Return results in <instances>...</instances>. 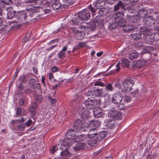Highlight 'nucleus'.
<instances>
[{
  "mask_svg": "<svg viewBox=\"0 0 159 159\" xmlns=\"http://www.w3.org/2000/svg\"><path fill=\"white\" fill-rule=\"evenodd\" d=\"M87 138L86 135L78 134V133L76 132L74 130L70 129L66 133V138L60 141L58 146L59 147L60 145H61L63 146L69 147L73 143L84 141Z\"/></svg>",
  "mask_w": 159,
  "mask_h": 159,
  "instance_id": "1",
  "label": "nucleus"
},
{
  "mask_svg": "<svg viewBox=\"0 0 159 159\" xmlns=\"http://www.w3.org/2000/svg\"><path fill=\"white\" fill-rule=\"evenodd\" d=\"M104 9L107 10L111 9L110 7L107 4H105V2L104 0H98L94 4L89 5L88 8L86 9L87 10H97V9Z\"/></svg>",
  "mask_w": 159,
  "mask_h": 159,
  "instance_id": "2",
  "label": "nucleus"
},
{
  "mask_svg": "<svg viewBox=\"0 0 159 159\" xmlns=\"http://www.w3.org/2000/svg\"><path fill=\"white\" fill-rule=\"evenodd\" d=\"M78 18H74L72 20L74 23L76 25L82 22L80 19L86 20H88L90 17V13L89 11H81L78 12Z\"/></svg>",
  "mask_w": 159,
  "mask_h": 159,
  "instance_id": "3",
  "label": "nucleus"
},
{
  "mask_svg": "<svg viewBox=\"0 0 159 159\" xmlns=\"http://www.w3.org/2000/svg\"><path fill=\"white\" fill-rule=\"evenodd\" d=\"M124 14L121 11H119L114 15L113 19L116 21L118 25L120 27H123L126 24V21L123 18Z\"/></svg>",
  "mask_w": 159,
  "mask_h": 159,
  "instance_id": "4",
  "label": "nucleus"
},
{
  "mask_svg": "<svg viewBox=\"0 0 159 159\" xmlns=\"http://www.w3.org/2000/svg\"><path fill=\"white\" fill-rule=\"evenodd\" d=\"M124 89L122 91V93H125L126 91H130L132 88V87L134 84V81L131 79L124 80L122 82Z\"/></svg>",
  "mask_w": 159,
  "mask_h": 159,
  "instance_id": "5",
  "label": "nucleus"
},
{
  "mask_svg": "<svg viewBox=\"0 0 159 159\" xmlns=\"http://www.w3.org/2000/svg\"><path fill=\"white\" fill-rule=\"evenodd\" d=\"M146 11H139L137 15H133V16H129L128 20L132 22H135L139 21L141 17H145Z\"/></svg>",
  "mask_w": 159,
  "mask_h": 159,
  "instance_id": "6",
  "label": "nucleus"
},
{
  "mask_svg": "<svg viewBox=\"0 0 159 159\" xmlns=\"http://www.w3.org/2000/svg\"><path fill=\"white\" fill-rule=\"evenodd\" d=\"M95 96H100L101 97H107L108 100L110 98V95L107 92V91L104 90L102 89H97L94 88Z\"/></svg>",
  "mask_w": 159,
  "mask_h": 159,
  "instance_id": "7",
  "label": "nucleus"
},
{
  "mask_svg": "<svg viewBox=\"0 0 159 159\" xmlns=\"http://www.w3.org/2000/svg\"><path fill=\"white\" fill-rule=\"evenodd\" d=\"M79 113L81 115V118L85 120L90 117V113L89 111L84 107L80 108L78 109Z\"/></svg>",
  "mask_w": 159,
  "mask_h": 159,
  "instance_id": "8",
  "label": "nucleus"
},
{
  "mask_svg": "<svg viewBox=\"0 0 159 159\" xmlns=\"http://www.w3.org/2000/svg\"><path fill=\"white\" fill-rule=\"evenodd\" d=\"M108 116L111 119H117L120 118L122 116V114L119 111L111 110L109 112Z\"/></svg>",
  "mask_w": 159,
  "mask_h": 159,
  "instance_id": "9",
  "label": "nucleus"
},
{
  "mask_svg": "<svg viewBox=\"0 0 159 159\" xmlns=\"http://www.w3.org/2000/svg\"><path fill=\"white\" fill-rule=\"evenodd\" d=\"M128 3L125 2V3H123L122 1H120L119 2L114 6V10H118L119 9H126L130 10L131 9V7L127 6Z\"/></svg>",
  "mask_w": 159,
  "mask_h": 159,
  "instance_id": "10",
  "label": "nucleus"
},
{
  "mask_svg": "<svg viewBox=\"0 0 159 159\" xmlns=\"http://www.w3.org/2000/svg\"><path fill=\"white\" fill-rule=\"evenodd\" d=\"M97 103V101L96 100L88 99L86 101L85 105L88 109H91L94 108Z\"/></svg>",
  "mask_w": 159,
  "mask_h": 159,
  "instance_id": "11",
  "label": "nucleus"
},
{
  "mask_svg": "<svg viewBox=\"0 0 159 159\" xmlns=\"http://www.w3.org/2000/svg\"><path fill=\"white\" fill-rule=\"evenodd\" d=\"M123 97L122 95L119 93H115L112 98V102L116 104H119L122 101Z\"/></svg>",
  "mask_w": 159,
  "mask_h": 159,
  "instance_id": "12",
  "label": "nucleus"
},
{
  "mask_svg": "<svg viewBox=\"0 0 159 159\" xmlns=\"http://www.w3.org/2000/svg\"><path fill=\"white\" fill-rule=\"evenodd\" d=\"M129 62L126 59L123 58L121 60V62H119L116 65V70L119 71L122 66L128 67L129 66Z\"/></svg>",
  "mask_w": 159,
  "mask_h": 159,
  "instance_id": "13",
  "label": "nucleus"
},
{
  "mask_svg": "<svg viewBox=\"0 0 159 159\" xmlns=\"http://www.w3.org/2000/svg\"><path fill=\"white\" fill-rule=\"evenodd\" d=\"M101 125V122L98 120H91L87 122L85 125L87 128L93 127H99Z\"/></svg>",
  "mask_w": 159,
  "mask_h": 159,
  "instance_id": "14",
  "label": "nucleus"
},
{
  "mask_svg": "<svg viewBox=\"0 0 159 159\" xmlns=\"http://www.w3.org/2000/svg\"><path fill=\"white\" fill-rule=\"evenodd\" d=\"M29 84L30 87L34 89H39L40 87V85L38 81L34 79H32L30 80Z\"/></svg>",
  "mask_w": 159,
  "mask_h": 159,
  "instance_id": "15",
  "label": "nucleus"
},
{
  "mask_svg": "<svg viewBox=\"0 0 159 159\" xmlns=\"http://www.w3.org/2000/svg\"><path fill=\"white\" fill-rule=\"evenodd\" d=\"M74 127L76 129L80 130L82 129L83 127L85 129L87 128L85 125L83 126L82 121L80 119L77 120H75L74 125Z\"/></svg>",
  "mask_w": 159,
  "mask_h": 159,
  "instance_id": "16",
  "label": "nucleus"
},
{
  "mask_svg": "<svg viewBox=\"0 0 159 159\" xmlns=\"http://www.w3.org/2000/svg\"><path fill=\"white\" fill-rule=\"evenodd\" d=\"M140 30L143 35L146 37L152 32V30L145 26L142 27L140 28Z\"/></svg>",
  "mask_w": 159,
  "mask_h": 159,
  "instance_id": "17",
  "label": "nucleus"
},
{
  "mask_svg": "<svg viewBox=\"0 0 159 159\" xmlns=\"http://www.w3.org/2000/svg\"><path fill=\"white\" fill-rule=\"evenodd\" d=\"M70 153L68 151V149L67 148L63 150L60 153L61 157L64 159L70 158Z\"/></svg>",
  "mask_w": 159,
  "mask_h": 159,
  "instance_id": "18",
  "label": "nucleus"
},
{
  "mask_svg": "<svg viewBox=\"0 0 159 159\" xmlns=\"http://www.w3.org/2000/svg\"><path fill=\"white\" fill-rule=\"evenodd\" d=\"M97 133V131L95 128H93L92 129H91L89 131V134H88V135H87L82 134L84 135H86L87 137L86 139L84 141H86V140L88 137H89L90 138H95L94 137L96 135Z\"/></svg>",
  "mask_w": 159,
  "mask_h": 159,
  "instance_id": "19",
  "label": "nucleus"
},
{
  "mask_svg": "<svg viewBox=\"0 0 159 159\" xmlns=\"http://www.w3.org/2000/svg\"><path fill=\"white\" fill-rule=\"evenodd\" d=\"M144 20L145 21V24L148 26L152 25H153L155 22L153 18L150 16L147 17H144Z\"/></svg>",
  "mask_w": 159,
  "mask_h": 159,
  "instance_id": "20",
  "label": "nucleus"
},
{
  "mask_svg": "<svg viewBox=\"0 0 159 159\" xmlns=\"http://www.w3.org/2000/svg\"><path fill=\"white\" fill-rule=\"evenodd\" d=\"M102 110L98 107H96L94 108L93 110V114L94 116L96 117H99L102 115Z\"/></svg>",
  "mask_w": 159,
  "mask_h": 159,
  "instance_id": "21",
  "label": "nucleus"
},
{
  "mask_svg": "<svg viewBox=\"0 0 159 159\" xmlns=\"http://www.w3.org/2000/svg\"><path fill=\"white\" fill-rule=\"evenodd\" d=\"M24 79L25 77L23 76H20L19 77V79L17 81V84H19V88L21 93L23 92L25 90V89H24V87L22 86V84L23 82Z\"/></svg>",
  "mask_w": 159,
  "mask_h": 159,
  "instance_id": "22",
  "label": "nucleus"
},
{
  "mask_svg": "<svg viewBox=\"0 0 159 159\" xmlns=\"http://www.w3.org/2000/svg\"><path fill=\"white\" fill-rule=\"evenodd\" d=\"M154 33H152L145 39V42L148 44H152L155 41Z\"/></svg>",
  "mask_w": 159,
  "mask_h": 159,
  "instance_id": "23",
  "label": "nucleus"
},
{
  "mask_svg": "<svg viewBox=\"0 0 159 159\" xmlns=\"http://www.w3.org/2000/svg\"><path fill=\"white\" fill-rule=\"evenodd\" d=\"M86 140L87 143L90 146H95L97 145V140L96 138H90L88 137Z\"/></svg>",
  "mask_w": 159,
  "mask_h": 159,
  "instance_id": "24",
  "label": "nucleus"
},
{
  "mask_svg": "<svg viewBox=\"0 0 159 159\" xmlns=\"http://www.w3.org/2000/svg\"><path fill=\"white\" fill-rule=\"evenodd\" d=\"M95 20L96 23L100 25V27H102L104 22V17L103 16H97L95 18Z\"/></svg>",
  "mask_w": 159,
  "mask_h": 159,
  "instance_id": "25",
  "label": "nucleus"
},
{
  "mask_svg": "<svg viewBox=\"0 0 159 159\" xmlns=\"http://www.w3.org/2000/svg\"><path fill=\"white\" fill-rule=\"evenodd\" d=\"M37 104L34 102H32L31 104L30 107L29 108V111L30 114L34 116L36 114L35 110L37 107Z\"/></svg>",
  "mask_w": 159,
  "mask_h": 159,
  "instance_id": "26",
  "label": "nucleus"
},
{
  "mask_svg": "<svg viewBox=\"0 0 159 159\" xmlns=\"http://www.w3.org/2000/svg\"><path fill=\"white\" fill-rule=\"evenodd\" d=\"M85 36V34L84 31H78L75 35V38L77 40H81Z\"/></svg>",
  "mask_w": 159,
  "mask_h": 159,
  "instance_id": "27",
  "label": "nucleus"
},
{
  "mask_svg": "<svg viewBox=\"0 0 159 159\" xmlns=\"http://www.w3.org/2000/svg\"><path fill=\"white\" fill-rule=\"evenodd\" d=\"M81 141L83 142V141ZM86 144V143L85 141H84V143H77L74 147L75 149L76 150H79L83 149Z\"/></svg>",
  "mask_w": 159,
  "mask_h": 159,
  "instance_id": "28",
  "label": "nucleus"
},
{
  "mask_svg": "<svg viewBox=\"0 0 159 159\" xmlns=\"http://www.w3.org/2000/svg\"><path fill=\"white\" fill-rule=\"evenodd\" d=\"M67 47H64L62 50L58 53L57 55L59 58H64L65 57V52L67 50Z\"/></svg>",
  "mask_w": 159,
  "mask_h": 159,
  "instance_id": "29",
  "label": "nucleus"
},
{
  "mask_svg": "<svg viewBox=\"0 0 159 159\" xmlns=\"http://www.w3.org/2000/svg\"><path fill=\"white\" fill-rule=\"evenodd\" d=\"M52 9L54 10H57L59 9H65V8H63L61 4L58 2L52 4Z\"/></svg>",
  "mask_w": 159,
  "mask_h": 159,
  "instance_id": "30",
  "label": "nucleus"
},
{
  "mask_svg": "<svg viewBox=\"0 0 159 159\" xmlns=\"http://www.w3.org/2000/svg\"><path fill=\"white\" fill-rule=\"evenodd\" d=\"M65 4L62 5V7L65 9H67L69 5L74 3V0H63Z\"/></svg>",
  "mask_w": 159,
  "mask_h": 159,
  "instance_id": "31",
  "label": "nucleus"
},
{
  "mask_svg": "<svg viewBox=\"0 0 159 159\" xmlns=\"http://www.w3.org/2000/svg\"><path fill=\"white\" fill-rule=\"evenodd\" d=\"M131 38L134 39H139L142 38V34L141 33H134L131 35Z\"/></svg>",
  "mask_w": 159,
  "mask_h": 159,
  "instance_id": "32",
  "label": "nucleus"
},
{
  "mask_svg": "<svg viewBox=\"0 0 159 159\" xmlns=\"http://www.w3.org/2000/svg\"><path fill=\"white\" fill-rule=\"evenodd\" d=\"M117 25H118L116 21H114V19L113 22L109 23V28L111 30H112L116 28Z\"/></svg>",
  "mask_w": 159,
  "mask_h": 159,
  "instance_id": "33",
  "label": "nucleus"
},
{
  "mask_svg": "<svg viewBox=\"0 0 159 159\" xmlns=\"http://www.w3.org/2000/svg\"><path fill=\"white\" fill-rule=\"evenodd\" d=\"M138 56V53L135 51H134L132 53L129 54V57L130 59L133 60L137 58Z\"/></svg>",
  "mask_w": 159,
  "mask_h": 159,
  "instance_id": "34",
  "label": "nucleus"
},
{
  "mask_svg": "<svg viewBox=\"0 0 159 159\" xmlns=\"http://www.w3.org/2000/svg\"><path fill=\"white\" fill-rule=\"evenodd\" d=\"M145 64V62L143 60L137 61L135 63V65L137 68H141Z\"/></svg>",
  "mask_w": 159,
  "mask_h": 159,
  "instance_id": "35",
  "label": "nucleus"
},
{
  "mask_svg": "<svg viewBox=\"0 0 159 159\" xmlns=\"http://www.w3.org/2000/svg\"><path fill=\"white\" fill-rule=\"evenodd\" d=\"M15 11H8L7 12V18L9 19H12L15 16Z\"/></svg>",
  "mask_w": 159,
  "mask_h": 159,
  "instance_id": "36",
  "label": "nucleus"
},
{
  "mask_svg": "<svg viewBox=\"0 0 159 159\" xmlns=\"http://www.w3.org/2000/svg\"><path fill=\"white\" fill-rule=\"evenodd\" d=\"M96 25L95 22L94 21H92L89 23L88 27L89 29L93 31L95 29Z\"/></svg>",
  "mask_w": 159,
  "mask_h": 159,
  "instance_id": "37",
  "label": "nucleus"
},
{
  "mask_svg": "<svg viewBox=\"0 0 159 159\" xmlns=\"http://www.w3.org/2000/svg\"><path fill=\"white\" fill-rule=\"evenodd\" d=\"M105 89L107 91L111 92L113 91L114 88L113 87L112 85L111 84H107L106 86L105 85Z\"/></svg>",
  "mask_w": 159,
  "mask_h": 159,
  "instance_id": "38",
  "label": "nucleus"
},
{
  "mask_svg": "<svg viewBox=\"0 0 159 159\" xmlns=\"http://www.w3.org/2000/svg\"><path fill=\"white\" fill-rule=\"evenodd\" d=\"M85 95L87 96H94V89H92L88 91L87 93H85Z\"/></svg>",
  "mask_w": 159,
  "mask_h": 159,
  "instance_id": "39",
  "label": "nucleus"
},
{
  "mask_svg": "<svg viewBox=\"0 0 159 159\" xmlns=\"http://www.w3.org/2000/svg\"><path fill=\"white\" fill-rule=\"evenodd\" d=\"M114 125V122L112 120L108 121L107 124V126L108 128H113Z\"/></svg>",
  "mask_w": 159,
  "mask_h": 159,
  "instance_id": "40",
  "label": "nucleus"
},
{
  "mask_svg": "<svg viewBox=\"0 0 159 159\" xmlns=\"http://www.w3.org/2000/svg\"><path fill=\"white\" fill-rule=\"evenodd\" d=\"M26 100L25 98H20L19 101V103L20 105L22 106L26 104Z\"/></svg>",
  "mask_w": 159,
  "mask_h": 159,
  "instance_id": "41",
  "label": "nucleus"
},
{
  "mask_svg": "<svg viewBox=\"0 0 159 159\" xmlns=\"http://www.w3.org/2000/svg\"><path fill=\"white\" fill-rule=\"evenodd\" d=\"M94 85L95 86H100L102 87H104L105 85L104 83L99 81H97L95 82Z\"/></svg>",
  "mask_w": 159,
  "mask_h": 159,
  "instance_id": "42",
  "label": "nucleus"
},
{
  "mask_svg": "<svg viewBox=\"0 0 159 159\" xmlns=\"http://www.w3.org/2000/svg\"><path fill=\"white\" fill-rule=\"evenodd\" d=\"M107 133L106 131L101 132L100 134V137L101 139H103L107 136Z\"/></svg>",
  "mask_w": 159,
  "mask_h": 159,
  "instance_id": "43",
  "label": "nucleus"
},
{
  "mask_svg": "<svg viewBox=\"0 0 159 159\" xmlns=\"http://www.w3.org/2000/svg\"><path fill=\"white\" fill-rule=\"evenodd\" d=\"M58 145L53 146L52 149H51V152L52 154H54L58 149Z\"/></svg>",
  "mask_w": 159,
  "mask_h": 159,
  "instance_id": "44",
  "label": "nucleus"
},
{
  "mask_svg": "<svg viewBox=\"0 0 159 159\" xmlns=\"http://www.w3.org/2000/svg\"><path fill=\"white\" fill-rule=\"evenodd\" d=\"M21 110L20 108L18 107L17 109V110L16 115V117L19 116L21 115Z\"/></svg>",
  "mask_w": 159,
  "mask_h": 159,
  "instance_id": "45",
  "label": "nucleus"
},
{
  "mask_svg": "<svg viewBox=\"0 0 159 159\" xmlns=\"http://www.w3.org/2000/svg\"><path fill=\"white\" fill-rule=\"evenodd\" d=\"M36 99L39 102H40L42 100V96L40 94L37 95L36 96Z\"/></svg>",
  "mask_w": 159,
  "mask_h": 159,
  "instance_id": "46",
  "label": "nucleus"
},
{
  "mask_svg": "<svg viewBox=\"0 0 159 159\" xmlns=\"http://www.w3.org/2000/svg\"><path fill=\"white\" fill-rule=\"evenodd\" d=\"M122 1L125 3V2L127 3L128 6L130 7H131V9L132 8L133 6L131 5V3L129 0H122Z\"/></svg>",
  "mask_w": 159,
  "mask_h": 159,
  "instance_id": "47",
  "label": "nucleus"
},
{
  "mask_svg": "<svg viewBox=\"0 0 159 159\" xmlns=\"http://www.w3.org/2000/svg\"><path fill=\"white\" fill-rule=\"evenodd\" d=\"M155 40L158 41L159 40V31L157 33H154Z\"/></svg>",
  "mask_w": 159,
  "mask_h": 159,
  "instance_id": "48",
  "label": "nucleus"
},
{
  "mask_svg": "<svg viewBox=\"0 0 159 159\" xmlns=\"http://www.w3.org/2000/svg\"><path fill=\"white\" fill-rule=\"evenodd\" d=\"M131 100V98L130 97L128 96H125L124 97V100L125 102H129Z\"/></svg>",
  "mask_w": 159,
  "mask_h": 159,
  "instance_id": "49",
  "label": "nucleus"
},
{
  "mask_svg": "<svg viewBox=\"0 0 159 159\" xmlns=\"http://www.w3.org/2000/svg\"><path fill=\"white\" fill-rule=\"evenodd\" d=\"M5 4L9 5L11 3V0H2Z\"/></svg>",
  "mask_w": 159,
  "mask_h": 159,
  "instance_id": "50",
  "label": "nucleus"
},
{
  "mask_svg": "<svg viewBox=\"0 0 159 159\" xmlns=\"http://www.w3.org/2000/svg\"><path fill=\"white\" fill-rule=\"evenodd\" d=\"M50 101L51 104L53 106H54L57 102V100L55 99L50 98Z\"/></svg>",
  "mask_w": 159,
  "mask_h": 159,
  "instance_id": "51",
  "label": "nucleus"
},
{
  "mask_svg": "<svg viewBox=\"0 0 159 159\" xmlns=\"http://www.w3.org/2000/svg\"><path fill=\"white\" fill-rule=\"evenodd\" d=\"M51 70L53 72H55L58 71V69L56 66H54L52 68Z\"/></svg>",
  "mask_w": 159,
  "mask_h": 159,
  "instance_id": "52",
  "label": "nucleus"
},
{
  "mask_svg": "<svg viewBox=\"0 0 159 159\" xmlns=\"http://www.w3.org/2000/svg\"><path fill=\"white\" fill-rule=\"evenodd\" d=\"M32 121L29 120L26 122L25 125L27 127H29L32 124Z\"/></svg>",
  "mask_w": 159,
  "mask_h": 159,
  "instance_id": "53",
  "label": "nucleus"
},
{
  "mask_svg": "<svg viewBox=\"0 0 159 159\" xmlns=\"http://www.w3.org/2000/svg\"><path fill=\"white\" fill-rule=\"evenodd\" d=\"M5 4L2 0H0V10H1L2 9L4 8Z\"/></svg>",
  "mask_w": 159,
  "mask_h": 159,
  "instance_id": "54",
  "label": "nucleus"
},
{
  "mask_svg": "<svg viewBox=\"0 0 159 159\" xmlns=\"http://www.w3.org/2000/svg\"><path fill=\"white\" fill-rule=\"evenodd\" d=\"M25 127V125H19L18 126V129L20 130H23Z\"/></svg>",
  "mask_w": 159,
  "mask_h": 159,
  "instance_id": "55",
  "label": "nucleus"
},
{
  "mask_svg": "<svg viewBox=\"0 0 159 159\" xmlns=\"http://www.w3.org/2000/svg\"><path fill=\"white\" fill-rule=\"evenodd\" d=\"M135 45L137 47H139L143 46L141 42H139L138 43H135Z\"/></svg>",
  "mask_w": 159,
  "mask_h": 159,
  "instance_id": "56",
  "label": "nucleus"
},
{
  "mask_svg": "<svg viewBox=\"0 0 159 159\" xmlns=\"http://www.w3.org/2000/svg\"><path fill=\"white\" fill-rule=\"evenodd\" d=\"M86 46L85 42H81L79 43L78 46L81 48H82Z\"/></svg>",
  "mask_w": 159,
  "mask_h": 159,
  "instance_id": "57",
  "label": "nucleus"
},
{
  "mask_svg": "<svg viewBox=\"0 0 159 159\" xmlns=\"http://www.w3.org/2000/svg\"><path fill=\"white\" fill-rule=\"evenodd\" d=\"M119 108L120 110H123L125 108V106L123 104H121L119 105Z\"/></svg>",
  "mask_w": 159,
  "mask_h": 159,
  "instance_id": "58",
  "label": "nucleus"
},
{
  "mask_svg": "<svg viewBox=\"0 0 159 159\" xmlns=\"http://www.w3.org/2000/svg\"><path fill=\"white\" fill-rule=\"evenodd\" d=\"M114 86L116 87L120 88L121 87V84L119 82H117L115 84Z\"/></svg>",
  "mask_w": 159,
  "mask_h": 159,
  "instance_id": "59",
  "label": "nucleus"
},
{
  "mask_svg": "<svg viewBox=\"0 0 159 159\" xmlns=\"http://www.w3.org/2000/svg\"><path fill=\"white\" fill-rule=\"evenodd\" d=\"M20 17L21 18L25 19L26 18V15L25 13H22L20 14Z\"/></svg>",
  "mask_w": 159,
  "mask_h": 159,
  "instance_id": "60",
  "label": "nucleus"
},
{
  "mask_svg": "<svg viewBox=\"0 0 159 159\" xmlns=\"http://www.w3.org/2000/svg\"><path fill=\"white\" fill-rule=\"evenodd\" d=\"M36 0H26L25 1L26 3H30L33 2H36Z\"/></svg>",
  "mask_w": 159,
  "mask_h": 159,
  "instance_id": "61",
  "label": "nucleus"
},
{
  "mask_svg": "<svg viewBox=\"0 0 159 159\" xmlns=\"http://www.w3.org/2000/svg\"><path fill=\"white\" fill-rule=\"evenodd\" d=\"M106 2L109 4H112L115 3L116 0H105Z\"/></svg>",
  "mask_w": 159,
  "mask_h": 159,
  "instance_id": "62",
  "label": "nucleus"
},
{
  "mask_svg": "<svg viewBox=\"0 0 159 159\" xmlns=\"http://www.w3.org/2000/svg\"><path fill=\"white\" fill-rule=\"evenodd\" d=\"M49 79L50 80H51L53 78V73H50L48 74Z\"/></svg>",
  "mask_w": 159,
  "mask_h": 159,
  "instance_id": "63",
  "label": "nucleus"
},
{
  "mask_svg": "<svg viewBox=\"0 0 159 159\" xmlns=\"http://www.w3.org/2000/svg\"><path fill=\"white\" fill-rule=\"evenodd\" d=\"M146 49H147L148 50V51L147 52L149 53L150 52V50H152V48L151 47L147 46L145 48Z\"/></svg>",
  "mask_w": 159,
  "mask_h": 159,
  "instance_id": "64",
  "label": "nucleus"
}]
</instances>
